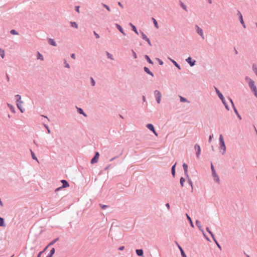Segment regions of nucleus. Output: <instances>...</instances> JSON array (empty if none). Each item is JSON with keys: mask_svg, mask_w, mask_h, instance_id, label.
Masks as SVG:
<instances>
[{"mask_svg": "<svg viewBox=\"0 0 257 257\" xmlns=\"http://www.w3.org/2000/svg\"><path fill=\"white\" fill-rule=\"evenodd\" d=\"M15 98L17 100V107L19 109L21 112H23L24 109H23L22 105L23 104L24 102L21 100V96L19 94H17L15 96Z\"/></svg>", "mask_w": 257, "mask_h": 257, "instance_id": "f257e3e1", "label": "nucleus"}, {"mask_svg": "<svg viewBox=\"0 0 257 257\" xmlns=\"http://www.w3.org/2000/svg\"><path fill=\"white\" fill-rule=\"evenodd\" d=\"M246 80L248 82L249 86L252 89V90L254 92L255 96L257 97V89H256V86L254 85V81L248 77L246 78Z\"/></svg>", "mask_w": 257, "mask_h": 257, "instance_id": "f03ea898", "label": "nucleus"}, {"mask_svg": "<svg viewBox=\"0 0 257 257\" xmlns=\"http://www.w3.org/2000/svg\"><path fill=\"white\" fill-rule=\"evenodd\" d=\"M215 90H216V93L218 94V97L221 99V100H222V102L225 105L226 108L228 110L229 108L228 107V106L226 104V103L225 102V100H224V98L223 96L222 95V94L219 92V91L217 88H215Z\"/></svg>", "mask_w": 257, "mask_h": 257, "instance_id": "7ed1b4c3", "label": "nucleus"}, {"mask_svg": "<svg viewBox=\"0 0 257 257\" xmlns=\"http://www.w3.org/2000/svg\"><path fill=\"white\" fill-rule=\"evenodd\" d=\"M154 93L158 103H160L161 98V94L160 92L158 90H155Z\"/></svg>", "mask_w": 257, "mask_h": 257, "instance_id": "20e7f679", "label": "nucleus"}, {"mask_svg": "<svg viewBox=\"0 0 257 257\" xmlns=\"http://www.w3.org/2000/svg\"><path fill=\"white\" fill-rule=\"evenodd\" d=\"M194 149L197 151V152H196V157H197V158H199V156L200 155V153H201L200 147V146L196 144L195 145V146H194Z\"/></svg>", "mask_w": 257, "mask_h": 257, "instance_id": "39448f33", "label": "nucleus"}, {"mask_svg": "<svg viewBox=\"0 0 257 257\" xmlns=\"http://www.w3.org/2000/svg\"><path fill=\"white\" fill-rule=\"evenodd\" d=\"M99 153L98 152H96L95 153V155L94 157L91 160V163L92 164H94V163H97V161L98 160V158H99Z\"/></svg>", "mask_w": 257, "mask_h": 257, "instance_id": "423d86ee", "label": "nucleus"}, {"mask_svg": "<svg viewBox=\"0 0 257 257\" xmlns=\"http://www.w3.org/2000/svg\"><path fill=\"white\" fill-rule=\"evenodd\" d=\"M196 31L197 33L203 38L204 39V36H203V30L202 29L199 28L198 26H196Z\"/></svg>", "mask_w": 257, "mask_h": 257, "instance_id": "0eeeda50", "label": "nucleus"}, {"mask_svg": "<svg viewBox=\"0 0 257 257\" xmlns=\"http://www.w3.org/2000/svg\"><path fill=\"white\" fill-rule=\"evenodd\" d=\"M61 183L63 184L62 188H66L69 186V184H68V183L67 182V181L65 180H61ZM61 188V187L58 188L57 189V190L60 189Z\"/></svg>", "mask_w": 257, "mask_h": 257, "instance_id": "6e6552de", "label": "nucleus"}, {"mask_svg": "<svg viewBox=\"0 0 257 257\" xmlns=\"http://www.w3.org/2000/svg\"><path fill=\"white\" fill-rule=\"evenodd\" d=\"M147 127H148L150 130L152 131L154 133V134L156 136H158V135H157V133L156 132V131H155V129H154V126L153 125V124H150V123H149V124H148L147 125Z\"/></svg>", "mask_w": 257, "mask_h": 257, "instance_id": "1a4fd4ad", "label": "nucleus"}, {"mask_svg": "<svg viewBox=\"0 0 257 257\" xmlns=\"http://www.w3.org/2000/svg\"><path fill=\"white\" fill-rule=\"evenodd\" d=\"M186 61L191 66H193L195 65V60H193L192 59L189 57L187 59Z\"/></svg>", "mask_w": 257, "mask_h": 257, "instance_id": "9d476101", "label": "nucleus"}, {"mask_svg": "<svg viewBox=\"0 0 257 257\" xmlns=\"http://www.w3.org/2000/svg\"><path fill=\"white\" fill-rule=\"evenodd\" d=\"M212 176L213 177L214 180L216 182L219 183V177L218 176V175H217L216 172L212 173Z\"/></svg>", "mask_w": 257, "mask_h": 257, "instance_id": "9b49d317", "label": "nucleus"}, {"mask_svg": "<svg viewBox=\"0 0 257 257\" xmlns=\"http://www.w3.org/2000/svg\"><path fill=\"white\" fill-rule=\"evenodd\" d=\"M183 169L184 170V173H185V175L187 177H188V166H187V165L185 163H184L183 165Z\"/></svg>", "mask_w": 257, "mask_h": 257, "instance_id": "f8f14e48", "label": "nucleus"}, {"mask_svg": "<svg viewBox=\"0 0 257 257\" xmlns=\"http://www.w3.org/2000/svg\"><path fill=\"white\" fill-rule=\"evenodd\" d=\"M220 148L223 150V153H224L226 151V147L224 144V142L220 143Z\"/></svg>", "mask_w": 257, "mask_h": 257, "instance_id": "ddd939ff", "label": "nucleus"}, {"mask_svg": "<svg viewBox=\"0 0 257 257\" xmlns=\"http://www.w3.org/2000/svg\"><path fill=\"white\" fill-rule=\"evenodd\" d=\"M116 27H117V28L118 29V30L123 35H125V33L124 32V31H123V29H122L121 27L118 25V24H116Z\"/></svg>", "mask_w": 257, "mask_h": 257, "instance_id": "4468645a", "label": "nucleus"}, {"mask_svg": "<svg viewBox=\"0 0 257 257\" xmlns=\"http://www.w3.org/2000/svg\"><path fill=\"white\" fill-rule=\"evenodd\" d=\"M48 42L52 46H56V43L53 39H49L48 40Z\"/></svg>", "mask_w": 257, "mask_h": 257, "instance_id": "2eb2a0df", "label": "nucleus"}, {"mask_svg": "<svg viewBox=\"0 0 257 257\" xmlns=\"http://www.w3.org/2000/svg\"><path fill=\"white\" fill-rule=\"evenodd\" d=\"M176 163H175L172 167L171 172L172 175L173 177L175 175V166H176Z\"/></svg>", "mask_w": 257, "mask_h": 257, "instance_id": "dca6fc26", "label": "nucleus"}, {"mask_svg": "<svg viewBox=\"0 0 257 257\" xmlns=\"http://www.w3.org/2000/svg\"><path fill=\"white\" fill-rule=\"evenodd\" d=\"M186 215L187 216V219L188 220V221L190 222V225L192 227H194V225H193V223L192 222V221L190 218V217L187 214H186Z\"/></svg>", "mask_w": 257, "mask_h": 257, "instance_id": "f3484780", "label": "nucleus"}, {"mask_svg": "<svg viewBox=\"0 0 257 257\" xmlns=\"http://www.w3.org/2000/svg\"><path fill=\"white\" fill-rule=\"evenodd\" d=\"M144 70L146 73L153 76V74L150 71L148 68L145 67Z\"/></svg>", "mask_w": 257, "mask_h": 257, "instance_id": "a211bd4d", "label": "nucleus"}, {"mask_svg": "<svg viewBox=\"0 0 257 257\" xmlns=\"http://www.w3.org/2000/svg\"><path fill=\"white\" fill-rule=\"evenodd\" d=\"M136 252L139 256H142L143 255V250L142 249H137Z\"/></svg>", "mask_w": 257, "mask_h": 257, "instance_id": "6ab92c4d", "label": "nucleus"}, {"mask_svg": "<svg viewBox=\"0 0 257 257\" xmlns=\"http://www.w3.org/2000/svg\"><path fill=\"white\" fill-rule=\"evenodd\" d=\"M196 224L199 227L200 230H201L202 231V232L204 233L203 230L201 229L202 226L201 225L200 221H198V220H196Z\"/></svg>", "mask_w": 257, "mask_h": 257, "instance_id": "aec40b11", "label": "nucleus"}, {"mask_svg": "<svg viewBox=\"0 0 257 257\" xmlns=\"http://www.w3.org/2000/svg\"><path fill=\"white\" fill-rule=\"evenodd\" d=\"M178 247H179V249L180 250L181 255H182V256L183 257H187L186 254H185L183 249L179 245H178Z\"/></svg>", "mask_w": 257, "mask_h": 257, "instance_id": "412c9836", "label": "nucleus"}, {"mask_svg": "<svg viewBox=\"0 0 257 257\" xmlns=\"http://www.w3.org/2000/svg\"><path fill=\"white\" fill-rule=\"evenodd\" d=\"M130 25L132 27L133 30L137 34H138V31L136 29V27L133 25L132 23H130Z\"/></svg>", "mask_w": 257, "mask_h": 257, "instance_id": "4be33fe9", "label": "nucleus"}, {"mask_svg": "<svg viewBox=\"0 0 257 257\" xmlns=\"http://www.w3.org/2000/svg\"><path fill=\"white\" fill-rule=\"evenodd\" d=\"M238 15L239 16V20H240V22L241 24H243L244 21L243 20L242 16L240 12H238Z\"/></svg>", "mask_w": 257, "mask_h": 257, "instance_id": "5701e85b", "label": "nucleus"}, {"mask_svg": "<svg viewBox=\"0 0 257 257\" xmlns=\"http://www.w3.org/2000/svg\"><path fill=\"white\" fill-rule=\"evenodd\" d=\"M55 251V250L54 248H52L51 250H50V254L48 255L47 257H52V255L54 254Z\"/></svg>", "mask_w": 257, "mask_h": 257, "instance_id": "b1692460", "label": "nucleus"}, {"mask_svg": "<svg viewBox=\"0 0 257 257\" xmlns=\"http://www.w3.org/2000/svg\"><path fill=\"white\" fill-rule=\"evenodd\" d=\"M152 20H153V23H154V25H155V26L156 28L157 29H159V26H158V23H157V21L156 20V19H154V18H152Z\"/></svg>", "mask_w": 257, "mask_h": 257, "instance_id": "393cba45", "label": "nucleus"}, {"mask_svg": "<svg viewBox=\"0 0 257 257\" xmlns=\"http://www.w3.org/2000/svg\"><path fill=\"white\" fill-rule=\"evenodd\" d=\"M229 101H230V102H231V104H232V106H233V109H234V110L235 112L236 113V114L237 115H238V112H237V111L236 109V108H235V107H234V104H233V103L232 100L230 98H229Z\"/></svg>", "mask_w": 257, "mask_h": 257, "instance_id": "a878e982", "label": "nucleus"}, {"mask_svg": "<svg viewBox=\"0 0 257 257\" xmlns=\"http://www.w3.org/2000/svg\"><path fill=\"white\" fill-rule=\"evenodd\" d=\"M8 105L9 107V108L10 109V110L13 112H15V108L14 107L11 105V104H8Z\"/></svg>", "mask_w": 257, "mask_h": 257, "instance_id": "bb28decb", "label": "nucleus"}, {"mask_svg": "<svg viewBox=\"0 0 257 257\" xmlns=\"http://www.w3.org/2000/svg\"><path fill=\"white\" fill-rule=\"evenodd\" d=\"M32 157L33 159L36 160L38 162H39L38 160L37 159V157L35 156L34 153L31 151Z\"/></svg>", "mask_w": 257, "mask_h": 257, "instance_id": "cd10ccee", "label": "nucleus"}, {"mask_svg": "<svg viewBox=\"0 0 257 257\" xmlns=\"http://www.w3.org/2000/svg\"><path fill=\"white\" fill-rule=\"evenodd\" d=\"M5 52L3 49H0V56L2 58H4Z\"/></svg>", "mask_w": 257, "mask_h": 257, "instance_id": "c85d7f7f", "label": "nucleus"}, {"mask_svg": "<svg viewBox=\"0 0 257 257\" xmlns=\"http://www.w3.org/2000/svg\"><path fill=\"white\" fill-rule=\"evenodd\" d=\"M185 181V179H184V178L181 177V178H180V184H181V186H182V187H183V186H184V183Z\"/></svg>", "mask_w": 257, "mask_h": 257, "instance_id": "c756f323", "label": "nucleus"}, {"mask_svg": "<svg viewBox=\"0 0 257 257\" xmlns=\"http://www.w3.org/2000/svg\"><path fill=\"white\" fill-rule=\"evenodd\" d=\"M5 226L4 220L3 218L0 217V226Z\"/></svg>", "mask_w": 257, "mask_h": 257, "instance_id": "7c9ffc66", "label": "nucleus"}, {"mask_svg": "<svg viewBox=\"0 0 257 257\" xmlns=\"http://www.w3.org/2000/svg\"><path fill=\"white\" fill-rule=\"evenodd\" d=\"M145 58H146V59L147 60L148 62L149 63H150L151 64H153V62L152 61V60L150 59V58L148 57V56L145 55Z\"/></svg>", "mask_w": 257, "mask_h": 257, "instance_id": "2f4dec72", "label": "nucleus"}, {"mask_svg": "<svg viewBox=\"0 0 257 257\" xmlns=\"http://www.w3.org/2000/svg\"><path fill=\"white\" fill-rule=\"evenodd\" d=\"M71 26L75 28H78V25L75 22H71Z\"/></svg>", "mask_w": 257, "mask_h": 257, "instance_id": "473e14b6", "label": "nucleus"}, {"mask_svg": "<svg viewBox=\"0 0 257 257\" xmlns=\"http://www.w3.org/2000/svg\"><path fill=\"white\" fill-rule=\"evenodd\" d=\"M37 58L38 59H41L42 61L44 60L43 56L40 53H38Z\"/></svg>", "mask_w": 257, "mask_h": 257, "instance_id": "72a5a7b5", "label": "nucleus"}, {"mask_svg": "<svg viewBox=\"0 0 257 257\" xmlns=\"http://www.w3.org/2000/svg\"><path fill=\"white\" fill-rule=\"evenodd\" d=\"M143 38L148 42L149 44L150 43L149 38L144 34H143Z\"/></svg>", "mask_w": 257, "mask_h": 257, "instance_id": "f704fd0d", "label": "nucleus"}, {"mask_svg": "<svg viewBox=\"0 0 257 257\" xmlns=\"http://www.w3.org/2000/svg\"><path fill=\"white\" fill-rule=\"evenodd\" d=\"M171 61L173 63V64L179 69H180V66L177 63L176 61L173 60H171Z\"/></svg>", "mask_w": 257, "mask_h": 257, "instance_id": "c9c22d12", "label": "nucleus"}, {"mask_svg": "<svg viewBox=\"0 0 257 257\" xmlns=\"http://www.w3.org/2000/svg\"><path fill=\"white\" fill-rule=\"evenodd\" d=\"M78 112L80 113V114H82L84 116H86V115L85 114V113L83 112V110L81 109V108H78Z\"/></svg>", "mask_w": 257, "mask_h": 257, "instance_id": "e433bc0d", "label": "nucleus"}, {"mask_svg": "<svg viewBox=\"0 0 257 257\" xmlns=\"http://www.w3.org/2000/svg\"><path fill=\"white\" fill-rule=\"evenodd\" d=\"M58 240V238H56L55 239H54V240H53L52 241H51L48 245V246H50V245H52L53 244H54L57 240Z\"/></svg>", "mask_w": 257, "mask_h": 257, "instance_id": "4c0bfd02", "label": "nucleus"}, {"mask_svg": "<svg viewBox=\"0 0 257 257\" xmlns=\"http://www.w3.org/2000/svg\"><path fill=\"white\" fill-rule=\"evenodd\" d=\"M206 230L210 233L212 238H214V235H213V233L209 230L208 227L206 228Z\"/></svg>", "mask_w": 257, "mask_h": 257, "instance_id": "58836bf2", "label": "nucleus"}, {"mask_svg": "<svg viewBox=\"0 0 257 257\" xmlns=\"http://www.w3.org/2000/svg\"><path fill=\"white\" fill-rule=\"evenodd\" d=\"M10 33L12 35H18V32H17L15 30H12L10 31Z\"/></svg>", "mask_w": 257, "mask_h": 257, "instance_id": "ea45409f", "label": "nucleus"}, {"mask_svg": "<svg viewBox=\"0 0 257 257\" xmlns=\"http://www.w3.org/2000/svg\"><path fill=\"white\" fill-rule=\"evenodd\" d=\"M180 101L181 102H187V99L186 98H185L182 96H180Z\"/></svg>", "mask_w": 257, "mask_h": 257, "instance_id": "a19ab883", "label": "nucleus"}, {"mask_svg": "<svg viewBox=\"0 0 257 257\" xmlns=\"http://www.w3.org/2000/svg\"><path fill=\"white\" fill-rule=\"evenodd\" d=\"M219 141H220V143L224 142L223 141V136L222 135H220L219 136Z\"/></svg>", "mask_w": 257, "mask_h": 257, "instance_id": "79ce46f5", "label": "nucleus"}, {"mask_svg": "<svg viewBox=\"0 0 257 257\" xmlns=\"http://www.w3.org/2000/svg\"><path fill=\"white\" fill-rule=\"evenodd\" d=\"M181 7L185 11H187L186 6L184 5L182 3L181 4Z\"/></svg>", "mask_w": 257, "mask_h": 257, "instance_id": "37998d69", "label": "nucleus"}, {"mask_svg": "<svg viewBox=\"0 0 257 257\" xmlns=\"http://www.w3.org/2000/svg\"><path fill=\"white\" fill-rule=\"evenodd\" d=\"M103 6H104L106 9V10H107V11H110V9H109V7H108V6H107V5H105V4H103Z\"/></svg>", "mask_w": 257, "mask_h": 257, "instance_id": "c03bdc74", "label": "nucleus"}, {"mask_svg": "<svg viewBox=\"0 0 257 257\" xmlns=\"http://www.w3.org/2000/svg\"><path fill=\"white\" fill-rule=\"evenodd\" d=\"M211 168L212 173H214V172H215V169H214V167H213V164H211Z\"/></svg>", "mask_w": 257, "mask_h": 257, "instance_id": "a18cd8bd", "label": "nucleus"}, {"mask_svg": "<svg viewBox=\"0 0 257 257\" xmlns=\"http://www.w3.org/2000/svg\"><path fill=\"white\" fill-rule=\"evenodd\" d=\"M65 66L67 68H70V66H69V64L67 62H65Z\"/></svg>", "mask_w": 257, "mask_h": 257, "instance_id": "49530a36", "label": "nucleus"}, {"mask_svg": "<svg viewBox=\"0 0 257 257\" xmlns=\"http://www.w3.org/2000/svg\"><path fill=\"white\" fill-rule=\"evenodd\" d=\"M91 83H92V86H94V85H95V81H94V79H93L92 78H91Z\"/></svg>", "mask_w": 257, "mask_h": 257, "instance_id": "de8ad7c7", "label": "nucleus"}, {"mask_svg": "<svg viewBox=\"0 0 257 257\" xmlns=\"http://www.w3.org/2000/svg\"><path fill=\"white\" fill-rule=\"evenodd\" d=\"M44 125H45V127L47 128L48 133H50L51 132H50L49 128L48 127V125H47L46 124H45Z\"/></svg>", "mask_w": 257, "mask_h": 257, "instance_id": "09e8293b", "label": "nucleus"}, {"mask_svg": "<svg viewBox=\"0 0 257 257\" xmlns=\"http://www.w3.org/2000/svg\"><path fill=\"white\" fill-rule=\"evenodd\" d=\"M75 9H76V11L78 13H79L80 12H79V6H76L75 7Z\"/></svg>", "mask_w": 257, "mask_h": 257, "instance_id": "8fccbe9b", "label": "nucleus"}, {"mask_svg": "<svg viewBox=\"0 0 257 257\" xmlns=\"http://www.w3.org/2000/svg\"><path fill=\"white\" fill-rule=\"evenodd\" d=\"M158 60L159 61V63H160V65H163V61L162 60H160L159 59H158Z\"/></svg>", "mask_w": 257, "mask_h": 257, "instance_id": "3c124183", "label": "nucleus"}, {"mask_svg": "<svg viewBox=\"0 0 257 257\" xmlns=\"http://www.w3.org/2000/svg\"><path fill=\"white\" fill-rule=\"evenodd\" d=\"M124 248V247L123 246H120L119 247L118 249L120 250H123Z\"/></svg>", "mask_w": 257, "mask_h": 257, "instance_id": "603ef678", "label": "nucleus"}, {"mask_svg": "<svg viewBox=\"0 0 257 257\" xmlns=\"http://www.w3.org/2000/svg\"><path fill=\"white\" fill-rule=\"evenodd\" d=\"M94 34L95 36H96V38H98L99 37V35L97 33H96L95 32H94Z\"/></svg>", "mask_w": 257, "mask_h": 257, "instance_id": "864d4df0", "label": "nucleus"}, {"mask_svg": "<svg viewBox=\"0 0 257 257\" xmlns=\"http://www.w3.org/2000/svg\"><path fill=\"white\" fill-rule=\"evenodd\" d=\"M43 252V251H41L39 253L38 255V256L37 257H41V254Z\"/></svg>", "mask_w": 257, "mask_h": 257, "instance_id": "5fc2aeb1", "label": "nucleus"}, {"mask_svg": "<svg viewBox=\"0 0 257 257\" xmlns=\"http://www.w3.org/2000/svg\"><path fill=\"white\" fill-rule=\"evenodd\" d=\"M216 244L217 246L218 247V248H219L220 249H221V246H220V245L218 244V242H216Z\"/></svg>", "mask_w": 257, "mask_h": 257, "instance_id": "6e6d98bb", "label": "nucleus"}, {"mask_svg": "<svg viewBox=\"0 0 257 257\" xmlns=\"http://www.w3.org/2000/svg\"><path fill=\"white\" fill-rule=\"evenodd\" d=\"M118 5L120 7L123 8V6H122V4H121V3H120V2H118Z\"/></svg>", "mask_w": 257, "mask_h": 257, "instance_id": "4d7b16f0", "label": "nucleus"}, {"mask_svg": "<svg viewBox=\"0 0 257 257\" xmlns=\"http://www.w3.org/2000/svg\"><path fill=\"white\" fill-rule=\"evenodd\" d=\"M212 136H213L212 135V136H210V137H209V141L210 142L211 141Z\"/></svg>", "mask_w": 257, "mask_h": 257, "instance_id": "13d9d810", "label": "nucleus"}, {"mask_svg": "<svg viewBox=\"0 0 257 257\" xmlns=\"http://www.w3.org/2000/svg\"><path fill=\"white\" fill-rule=\"evenodd\" d=\"M107 55H108V57L111 59H112V58L111 57V55H110V54L109 53L107 54Z\"/></svg>", "mask_w": 257, "mask_h": 257, "instance_id": "bf43d9fd", "label": "nucleus"}, {"mask_svg": "<svg viewBox=\"0 0 257 257\" xmlns=\"http://www.w3.org/2000/svg\"><path fill=\"white\" fill-rule=\"evenodd\" d=\"M71 57L73 59H75V54H72L71 55Z\"/></svg>", "mask_w": 257, "mask_h": 257, "instance_id": "052dcab7", "label": "nucleus"}, {"mask_svg": "<svg viewBox=\"0 0 257 257\" xmlns=\"http://www.w3.org/2000/svg\"><path fill=\"white\" fill-rule=\"evenodd\" d=\"M166 207L169 209L170 208V205H169V203H167L166 205Z\"/></svg>", "mask_w": 257, "mask_h": 257, "instance_id": "680f3d73", "label": "nucleus"}, {"mask_svg": "<svg viewBox=\"0 0 257 257\" xmlns=\"http://www.w3.org/2000/svg\"><path fill=\"white\" fill-rule=\"evenodd\" d=\"M189 183H190V184L191 185V186H192V181H191L190 179H189Z\"/></svg>", "mask_w": 257, "mask_h": 257, "instance_id": "e2e57ef3", "label": "nucleus"}, {"mask_svg": "<svg viewBox=\"0 0 257 257\" xmlns=\"http://www.w3.org/2000/svg\"><path fill=\"white\" fill-rule=\"evenodd\" d=\"M242 26L244 28H246V26H245V25L244 24V23L243 22V24H241Z\"/></svg>", "mask_w": 257, "mask_h": 257, "instance_id": "0e129e2a", "label": "nucleus"}, {"mask_svg": "<svg viewBox=\"0 0 257 257\" xmlns=\"http://www.w3.org/2000/svg\"><path fill=\"white\" fill-rule=\"evenodd\" d=\"M102 208H105L106 207V205H103L101 206Z\"/></svg>", "mask_w": 257, "mask_h": 257, "instance_id": "69168bd1", "label": "nucleus"}, {"mask_svg": "<svg viewBox=\"0 0 257 257\" xmlns=\"http://www.w3.org/2000/svg\"><path fill=\"white\" fill-rule=\"evenodd\" d=\"M214 240V241H215V242L216 243V242H217V240L215 239V237H214V238H212Z\"/></svg>", "mask_w": 257, "mask_h": 257, "instance_id": "338daca9", "label": "nucleus"}, {"mask_svg": "<svg viewBox=\"0 0 257 257\" xmlns=\"http://www.w3.org/2000/svg\"><path fill=\"white\" fill-rule=\"evenodd\" d=\"M208 2H209V4H210L212 3V1H211V0H208Z\"/></svg>", "mask_w": 257, "mask_h": 257, "instance_id": "774afa93", "label": "nucleus"}]
</instances>
